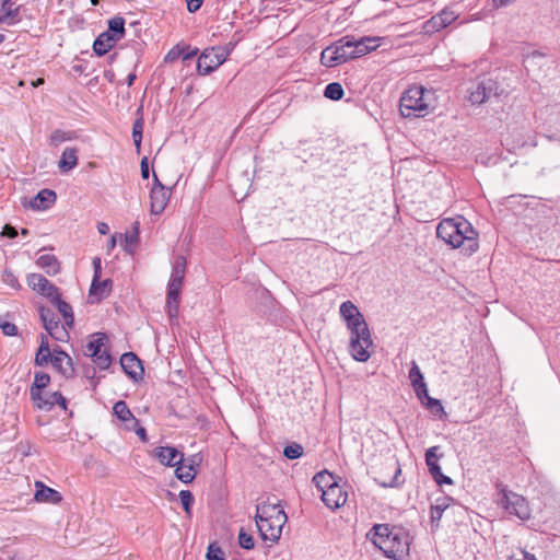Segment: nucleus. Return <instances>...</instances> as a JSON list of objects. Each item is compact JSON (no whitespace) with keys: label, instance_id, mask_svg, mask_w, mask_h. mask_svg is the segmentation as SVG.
Listing matches in <instances>:
<instances>
[{"label":"nucleus","instance_id":"23","mask_svg":"<svg viewBox=\"0 0 560 560\" xmlns=\"http://www.w3.org/2000/svg\"><path fill=\"white\" fill-rule=\"evenodd\" d=\"M112 291V281L109 279L101 280V278H93L89 299L92 303L100 302L107 298Z\"/></svg>","mask_w":560,"mask_h":560},{"label":"nucleus","instance_id":"58","mask_svg":"<svg viewBox=\"0 0 560 560\" xmlns=\"http://www.w3.org/2000/svg\"><path fill=\"white\" fill-rule=\"evenodd\" d=\"M140 166H141L142 178L148 179L149 178V164H148L147 156L142 158Z\"/></svg>","mask_w":560,"mask_h":560},{"label":"nucleus","instance_id":"32","mask_svg":"<svg viewBox=\"0 0 560 560\" xmlns=\"http://www.w3.org/2000/svg\"><path fill=\"white\" fill-rule=\"evenodd\" d=\"M448 498H441L435 501V504L431 506V522L438 525L442 518L443 512L448 508Z\"/></svg>","mask_w":560,"mask_h":560},{"label":"nucleus","instance_id":"26","mask_svg":"<svg viewBox=\"0 0 560 560\" xmlns=\"http://www.w3.org/2000/svg\"><path fill=\"white\" fill-rule=\"evenodd\" d=\"M12 0H0V19L2 24L12 25L19 20V8H14Z\"/></svg>","mask_w":560,"mask_h":560},{"label":"nucleus","instance_id":"44","mask_svg":"<svg viewBox=\"0 0 560 560\" xmlns=\"http://www.w3.org/2000/svg\"><path fill=\"white\" fill-rule=\"evenodd\" d=\"M283 455L289 459H296L303 455V447L298 443H292L284 447Z\"/></svg>","mask_w":560,"mask_h":560},{"label":"nucleus","instance_id":"47","mask_svg":"<svg viewBox=\"0 0 560 560\" xmlns=\"http://www.w3.org/2000/svg\"><path fill=\"white\" fill-rule=\"evenodd\" d=\"M238 544L242 548L250 550L254 548V539L252 535L241 529L238 534Z\"/></svg>","mask_w":560,"mask_h":560},{"label":"nucleus","instance_id":"43","mask_svg":"<svg viewBox=\"0 0 560 560\" xmlns=\"http://www.w3.org/2000/svg\"><path fill=\"white\" fill-rule=\"evenodd\" d=\"M446 27L442 19L436 14L424 23V31L427 33L439 32Z\"/></svg>","mask_w":560,"mask_h":560},{"label":"nucleus","instance_id":"1","mask_svg":"<svg viewBox=\"0 0 560 560\" xmlns=\"http://www.w3.org/2000/svg\"><path fill=\"white\" fill-rule=\"evenodd\" d=\"M436 235L453 248H462L465 255H472L479 248L478 233L462 215L443 219L436 228Z\"/></svg>","mask_w":560,"mask_h":560},{"label":"nucleus","instance_id":"48","mask_svg":"<svg viewBox=\"0 0 560 560\" xmlns=\"http://www.w3.org/2000/svg\"><path fill=\"white\" fill-rule=\"evenodd\" d=\"M439 450V446H432L427 450L425 452V463L428 467H432L438 464L439 455L436 454V451Z\"/></svg>","mask_w":560,"mask_h":560},{"label":"nucleus","instance_id":"63","mask_svg":"<svg viewBox=\"0 0 560 560\" xmlns=\"http://www.w3.org/2000/svg\"><path fill=\"white\" fill-rule=\"evenodd\" d=\"M441 481H436L439 485H442V483H446V485H452L453 481L450 477L447 476H444L443 477H440Z\"/></svg>","mask_w":560,"mask_h":560},{"label":"nucleus","instance_id":"37","mask_svg":"<svg viewBox=\"0 0 560 560\" xmlns=\"http://www.w3.org/2000/svg\"><path fill=\"white\" fill-rule=\"evenodd\" d=\"M139 222H135L132 226V231L128 232L124 235L125 238V250L128 253H132V246L139 242Z\"/></svg>","mask_w":560,"mask_h":560},{"label":"nucleus","instance_id":"49","mask_svg":"<svg viewBox=\"0 0 560 560\" xmlns=\"http://www.w3.org/2000/svg\"><path fill=\"white\" fill-rule=\"evenodd\" d=\"M438 15L442 19L445 26L452 24L457 19V14L447 9L442 10Z\"/></svg>","mask_w":560,"mask_h":560},{"label":"nucleus","instance_id":"52","mask_svg":"<svg viewBox=\"0 0 560 560\" xmlns=\"http://www.w3.org/2000/svg\"><path fill=\"white\" fill-rule=\"evenodd\" d=\"M508 560H536V558L528 553L527 551L520 550L516 553H513L511 557H509Z\"/></svg>","mask_w":560,"mask_h":560},{"label":"nucleus","instance_id":"36","mask_svg":"<svg viewBox=\"0 0 560 560\" xmlns=\"http://www.w3.org/2000/svg\"><path fill=\"white\" fill-rule=\"evenodd\" d=\"M314 483L318 488L319 491L328 489L331 485H336L334 476L328 471H322L314 476Z\"/></svg>","mask_w":560,"mask_h":560},{"label":"nucleus","instance_id":"3","mask_svg":"<svg viewBox=\"0 0 560 560\" xmlns=\"http://www.w3.org/2000/svg\"><path fill=\"white\" fill-rule=\"evenodd\" d=\"M255 521L261 539L275 544L281 537L288 516L279 503L262 502L256 508Z\"/></svg>","mask_w":560,"mask_h":560},{"label":"nucleus","instance_id":"56","mask_svg":"<svg viewBox=\"0 0 560 560\" xmlns=\"http://www.w3.org/2000/svg\"><path fill=\"white\" fill-rule=\"evenodd\" d=\"M130 431H133L141 439V441H147V431L143 427L139 424V421H137V424L135 425V428H131Z\"/></svg>","mask_w":560,"mask_h":560},{"label":"nucleus","instance_id":"54","mask_svg":"<svg viewBox=\"0 0 560 560\" xmlns=\"http://www.w3.org/2000/svg\"><path fill=\"white\" fill-rule=\"evenodd\" d=\"M1 235L10 237V238H14L18 236V231L15 228H13L9 224H5L2 229Z\"/></svg>","mask_w":560,"mask_h":560},{"label":"nucleus","instance_id":"55","mask_svg":"<svg viewBox=\"0 0 560 560\" xmlns=\"http://www.w3.org/2000/svg\"><path fill=\"white\" fill-rule=\"evenodd\" d=\"M202 1L203 0H186L187 2V10L190 12V13H194L196 11H198L202 4Z\"/></svg>","mask_w":560,"mask_h":560},{"label":"nucleus","instance_id":"53","mask_svg":"<svg viewBox=\"0 0 560 560\" xmlns=\"http://www.w3.org/2000/svg\"><path fill=\"white\" fill-rule=\"evenodd\" d=\"M3 281L12 288L19 287V281L11 271H5L3 273Z\"/></svg>","mask_w":560,"mask_h":560},{"label":"nucleus","instance_id":"27","mask_svg":"<svg viewBox=\"0 0 560 560\" xmlns=\"http://www.w3.org/2000/svg\"><path fill=\"white\" fill-rule=\"evenodd\" d=\"M118 40L110 35L109 32H104L95 39L93 44V49L96 55L103 56L109 51V49L117 43Z\"/></svg>","mask_w":560,"mask_h":560},{"label":"nucleus","instance_id":"28","mask_svg":"<svg viewBox=\"0 0 560 560\" xmlns=\"http://www.w3.org/2000/svg\"><path fill=\"white\" fill-rule=\"evenodd\" d=\"M78 165V150L75 148H66L59 161V168L62 173L73 170Z\"/></svg>","mask_w":560,"mask_h":560},{"label":"nucleus","instance_id":"46","mask_svg":"<svg viewBox=\"0 0 560 560\" xmlns=\"http://www.w3.org/2000/svg\"><path fill=\"white\" fill-rule=\"evenodd\" d=\"M208 560H225L224 552L215 544H210L207 550Z\"/></svg>","mask_w":560,"mask_h":560},{"label":"nucleus","instance_id":"21","mask_svg":"<svg viewBox=\"0 0 560 560\" xmlns=\"http://www.w3.org/2000/svg\"><path fill=\"white\" fill-rule=\"evenodd\" d=\"M35 488L34 500L36 502L58 504L62 500L61 494L57 490L45 486L42 481H35Z\"/></svg>","mask_w":560,"mask_h":560},{"label":"nucleus","instance_id":"30","mask_svg":"<svg viewBox=\"0 0 560 560\" xmlns=\"http://www.w3.org/2000/svg\"><path fill=\"white\" fill-rule=\"evenodd\" d=\"M409 380L419 398H421L420 389L424 390V395L427 396V384L424 383L423 375L416 362H412V366L409 371Z\"/></svg>","mask_w":560,"mask_h":560},{"label":"nucleus","instance_id":"33","mask_svg":"<svg viewBox=\"0 0 560 560\" xmlns=\"http://www.w3.org/2000/svg\"><path fill=\"white\" fill-rule=\"evenodd\" d=\"M349 335L370 329L362 313L345 320Z\"/></svg>","mask_w":560,"mask_h":560},{"label":"nucleus","instance_id":"15","mask_svg":"<svg viewBox=\"0 0 560 560\" xmlns=\"http://www.w3.org/2000/svg\"><path fill=\"white\" fill-rule=\"evenodd\" d=\"M383 38L378 36H364L354 38L349 36L351 59L362 57L381 46Z\"/></svg>","mask_w":560,"mask_h":560},{"label":"nucleus","instance_id":"20","mask_svg":"<svg viewBox=\"0 0 560 560\" xmlns=\"http://www.w3.org/2000/svg\"><path fill=\"white\" fill-rule=\"evenodd\" d=\"M120 365L125 373L133 380L140 378L143 374L141 362L132 352H128L121 355Z\"/></svg>","mask_w":560,"mask_h":560},{"label":"nucleus","instance_id":"31","mask_svg":"<svg viewBox=\"0 0 560 560\" xmlns=\"http://www.w3.org/2000/svg\"><path fill=\"white\" fill-rule=\"evenodd\" d=\"M51 353L47 336L42 335L40 345L35 357V364L38 366L46 365Z\"/></svg>","mask_w":560,"mask_h":560},{"label":"nucleus","instance_id":"35","mask_svg":"<svg viewBox=\"0 0 560 560\" xmlns=\"http://www.w3.org/2000/svg\"><path fill=\"white\" fill-rule=\"evenodd\" d=\"M117 40L121 39L125 35V20L116 16L108 22V31Z\"/></svg>","mask_w":560,"mask_h":560},{"label":"nucleus","instance_id":"10","mask_svg":"<svg viewBox=\"0 0 560 560\" xmlns=\"http://www.w3.org/2000/svg\"><path fill=\"white\" fill-rule=\"evenodd\" d=\"M351 59L349 36H343L335 42L320 54V61L326 67H336Z\"/></svg>","mask_w":560,"mask_h":560},{"label":"nucleus","instance_id":"64","mask_svg":"<svg viewBox=\"0 0 560 560\" xmlns=\"http://www.w3.org/2000/svg\"><path fill=\"white\" fill-rule=\"evenodd\" d=\"M116 246V236L113 235L107 244L108 250H112Z\"/></svg>","mask_w":560,"mask_h":560},{"label":"nucleus","instance_id":"38","mask_svg":"<svg viewBox=\"0 0 560 560\" xmlns=\"http://www.w3.org/2000/svg\"><path fill=\"white\" fill-rule=\"evenodd\" d=\"M360 313L361 312L358 308V306L351 301H346V302L341 303V305L339 307V314L343 320L352 318V317L359 315Z\"/></svg>","mask_w":560,"mask_h":560},{"label":"nucleus","instance_id":"4","mask_svg":"<svg viewBox=\"0 0 560 560\" xmlns=\"http://www.w3.org/2000/svg\"><path fill=\"white\" fill-rule=\"evenodd\" d=\"M432 96L433 93L422 86H410L400 97V114L406 118L424 117L433 109Z\"/></svg>","mask_w":560,"mask_h":560},{"label":"nucleus","instance_id":"41","mask_svg":"<svg viewBox=\"0 0 560 560\" xmlns=\"http://www.w3.org/2000/svg\"><path fill=\"white\" fill-rule=\"evenodd\" d=\"M143 131V118H138L132 126V139L137 150H140Z\"/></svg>","mask_w":560,"mask_h":560},{"label":"nucleus","instance_id":"24","mask_svg":"<svg viewBox=\"0 0 560 560\" xmlns=\"http://www.w3.org/2000/svg\"><path fill=\"white\" fill-rule=\"evenodd\" d=\"M113 413L122 423L125 430H131L137 424L138 419L132 415L124 400L117 401L113 407Z\"/></svg>","mask_w":560,"mask_h":560},{"label":"nucleus","instance_id":"50","mask_svg":"<svg viewBox=\"0 0 560 560\" xmlns=\"http://www.w3.org/2000/svg\"><path fill=\"white\" fill-rule=\"evenodd\" d=\"M0 328L5 336H15L18 328L14 324L0 319Z\"/></svg>","mask_w":560,"mask_h":560},{"label":"nucleus","instance_id":"22","mask_svg":"<svg viewBox=\"0 0 560 560\" xmlns=\"http://www.w3.org/2000/svg\"><path fill=\"white\" fill-rule=\"evenodd\" d=\"M55 370L65 376L73 372L71 358L63 351L55 349L50 354L49 361Z\"/></svg>","mask_w":560,"mask_h":560},{"label":"nucleus","instance_id":"42","mask_svg":"<svg viewBox=\"0 0 560 560\" xmlns=\"http://www.w3.org/2000/svg\"><path fill=\"white\" fill-rule=\"evenodd\" d=\"M425 398H427V408L432 413L438 415L441 418L446 416L444 407L442 406V404L439 399L432 398L428 394H427Z\"/></svg>","mask_w":560,"mask_h":560},{"label":"nucleus","instance_id":"8","mask_svg":"<svg viewBox=\"0 0 560 560\" xmlns=\"http://www.w3.org/2000/svg\"><path fill=\"white\" fill-rule=\"evenodd\" d=\"M234 45L217 46L206 48L199 56L197 70L200 74L207 75L218 69L229 57Z\"/></svg>","mask_w":560,"mask_h":560},{"label":"nucleus","instance_id":"39","mask_svg":"<svg viewBox=\"0 0 560 560\" xmlns=\"http://www.w3.org/2000/svg\"><path fill=\"white\" fill-rule=\"evenodd\" d=\"M324 95L329 100L339 101L343 96V89L340 83L332 82L325 88Z\"/></svg>","mask_w":560,"mask_h":560},{"label":"nucleus","instance_id":"45","mask_svg":"<svg viewBox=\"0 0 560 560\" xmlns=\"http://www.w3.org/2000/svg\"><path fill=\"white\" fill-rule=\"evenodd\" d=\"M179 499H180L182 505H183L186 514L188 516H190V514H191L190 508L194 503L192 493L189 490H182L179 492Z\"/></svg>","mask_w":560,"mask_h":560},{"label":"nucleus","instance_id":"7","mask_svg":"<svg viewBox=\"0 0 560 560\" xmlns=\"http://www.w3.org/2000/svg\"><path fill=\"white\" fill-rule=\"evenodd\" d=\"M497 502L509 514H513L521 520H528L530 517V508L527 500L505 487L499 490Z\"/></svg>","mask_w":560,"mask_h":560},{"label":"nucleus","instance_id":"29","mask_svg":"<svg viewBox=\"0 0 560 560\" xmlns=\"http://www.w3.org/2000/svg\"><path fill=\"white\" fill-rule=\"evenodd\" d=\"M37 266L47 275L54 276L59 272L60 265L56 256L50 254L40 255L36 261Z\"/></svg>","mask_w":560,"mask_h":560},{"label":"nucleus","instance_id":"9","mask_svg":"<svg viewBox=\"0 0 560 560\" xmlns=\"http://www.w3.org/2000/svg\"><path fill=\"white\" fill-rule=\"evenodd\" d=\"M373 339L370 329L349 335V353L354 361L366 362L372 355Z\"/></svg>","mask_w":560,"mask_h":560},{"label":"nucleus","instance_id":"62","mask_svg":"<svg viewBox=\"0 0 560 560\" xmlns=\"http://www.w3.org/2000/svg\"><path fill=\"white\" fill-rule=\"evenodd\" d=\"M512 0H493V5L495 8H503L508 5Z\"/></svg>","mask_w":560,"mask_h":560},{"label":"nucleus","instance_id":"60","mask_svg":"<svg viewBox=\"0 0 560 560\" xmlns=\"http://www.w3.org/2000/svg\"><path fill=\"white\" fill-rule=\"evenodd\" d=\"M182 48H184V54H182L184 60H188L198 54L197 48H195L194 50H190L189 46H183Z\"/></svg>","mask_w":560,"mask_h":560},{"label":"nucleus","instance_id":"40","mask_svg":"<svg viewBox=\"0 0 560 560\" xmlns=\"http://www.w3.org/2000/svg\"><path fill=\"white\" fill-rule=\"evenodd\" d=\"M73 139V135L71 132H66L62 130H55L50 138H49V144L52 147H58L62 142L69 141Z\"/></svg>","mask_w":560,"mask_h":560},{"label":"nucleus","instance_id":"19","mask_svg":"<svg viewBox=\"0 0 560 560\" xmlns=\"http://www.w3.org/2000/svg\"><path fill=\"white\" fill-rule=\"evenodd\" d=\"M348 493L338 483L331 485L328 489L323 490L322 500L325 505L331 510H336L345 505Z\"/></svg>","mask_w":560,"mask_h":560},{"label":"nucleus","instance_id":"13","mask_svg":"<svg viewBox=\"0 0 560 560\" xmlns=\"http://www.w3.org/2000/svg\"><path fill=\"white\" fill-rule=\"evenodd\" d=\"M499 86L497 81L493 79H483L482 81L478 82L471 89L469 90L468 100L474 105H479L488 100H490L492 96H497Z\"/></svg>","mask_w":560,"mask_h":560},{"label":"nucleus","instance_id":"5","mask_svg":"<svg viewBox=\"0 0 560 560\" xmlns=\"http://www.w3.org/2000/svg\"><path fill=\"white\" fill-rule=\"evenodd\" d=\"M186 273V259L183 256L176 257L171 278L167 285L166 312L171 319L177 318L180 291Z\"/></svg>","mask_w":560,"mask_h":560},{"label":"nucleus","instance_id":"34","mask_svg":"<svg viewBox=\"0 0 560 560\" xmlns=\"http://www.w3.org/2000/svg\"><path fill=\"white\" fill-rule=\"evenodd\" d=\"M51 302H54L56 304L59 313L63 316L66 325L69 327H72L74 317H73L72 307L70 306V304L60 300L59 296L57 299H52Z\"/></svg>","mask_w":560,"mask_h":560},{"label":"nucleus","instance_id":"61","mask_svg":"<svg viewBox=\"0 0 560 560\" xmlns=\"http://www.w3.org/2000/svg\"><path fill=\"white\" fill-rule=\"evenodd\" d=\"M97 231L101 233V234H107L109 232V226L107 223L105 222H100L97 224Z\"/></svg>","mask_w":560,"mask_h":560},{"label":"nucleus","instance_id":"16","mask_svg":"<svg viewBox=\"0 0 560 560\" xmlns=\"http://www.w3.org/2000/svg\"><path fill=\"white\" fill-rule=\"evenodd\" d=\"M27 284L33 291L49 300L58 298V289L40 273L28 275Z\"/></svg>","mask_w":560,"mask_h":560},{"label":"nucleus","instance_id":"6","mask_svg":"<svg viewBox=\"0 0 560 560\" xmlns=\"http://www.w3.org/2000/svg\"><path fill=\"white\" fill-rule=\"evenodd\" d=\"M50 376L46 373L38 372L35 374L34 382L30 388L31 399L34 406L40 410H50L55 405H59L66 409V399L59 392H52L49 400H44L43 390L48 386Z\"/></svg>","mask_w":560,"mask_h":560},{"label":"nucleus","instance_id":"25","mask_svg":"<svg viewBox=\"0 0 560 560\" xmlns=\"http://www.w3.org/2000/svg\"><path fill=\"white\" fill-rule=\"evenodd\" d=\"M56 192L50 189H42L30 201V207L34 210H46L56 202Z\"/></svg>","mask_w":560,"mask_h":560},{"label":"nucleus","instance_id":"14","mask_svg":"<svg viewBox=\"0 0 560 560\" xmlns=\"http://www.w3.org/2000/svg\"><path fill=\"white\" fill-rule=\"evenodd\" d=\"M40 318L46 331L51 338L61 342L69 339L68 328L70 327L67 326L66 323L61 325L50 311L40 308Z\"/></svg>","mask_w":560,"mask_h":560},{"label":"nucleus","instance_id":"17","mask_svg":"<svg viewBox=\"0 0 560 560\" xmlns=\"http://www.w3.org/2000/svg\"><path fill=\"white\" fill-rule=\"evenodd\" d=\"M152 457L166 467H175L183 462V453L174 446H158L151 452Z\"/></svg>","mask_w":560,"mask_h":560},{"label":"nucleus","instance_id":"12","mask_svg":"<svg viewBox=\"0 0 560 560\" xmlns=\"http://www.w3.org/2000/svg\"><path fill=\"white\" fill-rule=\"evenodd\" d=\"M153 180L154 184L150 191V211L152 214H161L170 201L171 189H167L164 185H162L154 172Z\"/></svg>","mask_w":560,"mask_h":560},{"label":"nucleus","instance_id":"57","mask_svg":"<svg viewBox=\"0 0 560 560\" xmlns=\"http://www.w3.org/2000/svg\"><path fill=\"white\" fill-rule=\"evenodd\" d=\"M429 471L433 476L435 481H441L440 477H443V474H442V470H441V467L439 464H436L432 467H429Z\"/></svg>","mask_w":560,"mask_h":560},{"label":"nucleus","instance_id":"51","mask_svg":"<svg viewBox=\"0 0 560 560\" xmlns=\"http://www.w3.org/2000/svg\"><path fill=\"white\" fill-rule=\"evenodd\" d=\"M182 54H184V48H180V46H175L166 54L165 61L173 62L178 59Z\"/></svg>","mask_w":560,"mask_h":560},{"label":"nucleus","instance_id":"18","mask_svg":"<svg viewBox=\"0 0 560 560\" xmlns=\"http://www.w3.org/2000/svg\"><path fill=\"white\" fill-rule=\"evenodd\" d=\"M200 458L198 455H191L187 458L183 456V462L175 466V476L184 483L191 482L197 475L196 466L199 465Z\"/></svg>","mask_w":560,"mask_h":560},{"label":"nucleus","instance_id":"2","mask_svg":"<svg viewBox=\"0 0 560 560\" xmlns=\"http://www.w3.org/2000/svg\"><path fill=\"white\" fill-rule=\"evenodd\" d=\"M366 538L387 558L394 560H408L409 558L410 537L404 528L376 524L366 534Z\"/></svg>","mask_w":560,"mask_h":560},{"label":"nucleus","instance_id":"59","mask_svg":"<svg viewBox=\"0 0 560 560\" xmlns=\"http://www.w3.org/2000/svg\"><path fill=\"white\" fill-rule=\"evenodd\" d=\"M93 268H94V276L93 278H101L102 276V267H101V258L95 257L93 259Z\"/></svg>","mask_w":560,"mask_h":560},{"label":"nucleus","instance_id":"11","mask_svg":"<svg viewBox=\"0 0 560 560\" xmlns=\"http://www.w3.org/2000/svg\"><path fill=\"white\" fill-rule=\"evenodd\" d=\"M105 334H96L85 346L84 353L91 358L101 368L106 369L110 364V357L105 349Z\"/></svg>","mask_w":560,"mask_h":560}]
</instances>
